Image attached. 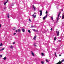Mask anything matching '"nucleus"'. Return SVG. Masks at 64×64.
I'll use <instances>...</instances> for the list:
<instances>
[{"instance_id": "nucleus-1", "label": "nucleus", "mask_w": 64, "mask_h": 64, "mask_svg": "<svg viewBox=\"0 0 64 64\" xmlns=\"http://www.w3.org/2000/svg\"><path fill=\"white\" fill-rule=\"evenodd\" d=\"M40 16H41L42 15V11L40 10Z\"/></svg>"}, {"instance_id": "nucleus-2", "label": "nucleus", "mask_w": 64, "mask_h": 64, "mask_svg": "<svg viewBox=\"0 0 64 64\" xmlns=\"http://www.w3.org/2000/svg\"><path fill=\"white\" fill-rule=\"evenodd\" d=\"M47 15H46L43 18V19L44 20H45V18H47Z\"/></svg>"}, {"instance_id": "nucleus-3", "label": "nucleus", "mask_w": 64, "mask_h": 64, "mask_svg": "<svg viewBox=\"0 0 64 64\" xmlns=\"http://www.w3.org/2000/svg\"><path fill=\"white\" fill-rule=\"evenodd\" d=\"M56 32L57 34V36H59V32L56 31Z\"/></svg>"}, {"instance_id": "nucleus-4", "label": "nucleus", "mask_w": 64, "mask_h": 64, "mask_svg": "<svg viewBox=\"0 0 64 64\" xmlns=\"http://www.w3.org/2000/svg\"><path fill=\"white\" fill-rule=\"evenodd\" d=\"M60 16V13L58 14V17L57 18V22L58 21V20H59V16Z\"/></svg>"}, {"instance_id": "nucleus-5", "label": "nucleus", "mask_w": 64, "mask_h": 64, "mask_svg": "<svg viewBox=\"0 0 64 64\" xmlns=\"http://www.w3.org/2000/svg\"><path fill=\"white\" fill-rule=\"evenodd\" d=\"M61 63H62V62H60L59 61V62L57 63L56 64H61Z\"/></svg>"}, {"instance_id": "nucleus-6", "label": "nucleus", "mask_w": 64, "mask_h": 64, "mask_svg": "<svg viewBox=\"0 0 64 64\" xmlns=\"http://www.w3.org/2000/svg\"><path fill=\"white\" fill-rule=\"evenodd\" d=\"M32 16L34 18H36V15H34V14H33L32 15Z\"/></svg>"}, {"instance_id": "nucleus-7", "label": "nucleus", "mask_w": 64, "mask_h": 64, "mask_svg": "<svg viewBox=\"0 0 64 64\" xmlns=\"http://www.w3.org/2000/svg\"><path fill=\"white\" fill-rule=\"evenodd\" d=\"M8 0H7V2H6L4 3V5H6V4L7 2H8Z\"/></svg>"}, {"instance_id": "nucleus-8", "label": "nucleus", "mask_w": 64, "mask_h": 64, "mask_svg": "<svg viewBox=\"0 0 64 64\" xmlns=\"http://www.w3.org/2000/svg\"><path fill=\"white\" fill-rule=\"evenodd\" d=\"M22 31L23 32H25V29H22Z\"/></svg>"}, {"instance_id": "nucleus-9", "label": "nucleus", "mask_w": 64, "mask_h": 64, "mask_svg": "<svg viewBox=\"0 0 64 64\" xmlns=\"http://www.w3.org/2000/svg\"><path fill=\"white\" fill-rule=\"evenodd\" d=\"M31 54L33 56H35V55H34V54L33 53V52H32Z\"/></svg>"}, {"instance_id": "nucleus-10", "label": "nucleus", "mask_w": 64, "mask_h": 64, "mask_svg": "<svg viewBox=\"0 0 64 64\" xmlns=\"http://www.w3.org/2000/svg\"><path fill=\"white\" fill-rule=\"evenodd\" d=\"M33 8L34 9V11L36 10H35V7H34V5H33Z\"/></svg>"}, {"instance_id": "nucleus-11", "label": "nucleus", "mask_w": 64, "mask_h": 64, "mask_svg": "<svg viewBox=\"0 0 64 64\" xmlns=\"http://www.w3.org/2000/svg\"><path fill=\"white\" fill-rule=\"evenodd\" d=\"M36 38V36H34V38L33 39L34 40H35Z\"/></svg>"}, {"instance_id": "nucleus-12", "label": "nucleus", "mask_w": 64, "mask_h": 64, "mask_svg": "<svg viewBox=\"0 0 64 64\" xmlns=\"http://www.w3.org/2000/svg\"><path fill=\"white\" fill-rule=\"evenodd\" d=\"M10 48L11 49H13V46L11 45L10 46Z\"/></svg>"}, {"instance_id": "nucleus-13", "label": "nucleus", "mask_w": 64, "mask_h": 64, "mask_svg": "<svg viewBox=\"0 0 64 64\" xmlns=\"http://www.w3.org/2000/svg\"><path fill=\"white\" fill-rule=\"evenodd\" d=\"M64 18V14H63V15H62V19H63Z\"/></svg>"}, {"instance_id": "nucleus-14", "label": "nucleus", "mask_w": 64, "mask_h": 64, "mask_svg": "<svg viewBox=\"0 0 64 64\" xmlns=\"http://www.w3.org/2000/svg\"><path fill=\"white\" fill-rule=\"evenodd\" d=\"M6 57H4V58H3V59L4 60H6Z\"/></svg>"}, {"instance_id": "nucleus-15", "label": "nucleus", "mask_w": 64, "mask_h": 64, "mask_svg": "<svg viewBox=\"0 0 64 64\" xmlns=\"http://www.w3.org/2000/svg\"><path fill=\"white\" fill-rule=\"evenodd\" d=\"M2 45L3 44H2V43H1L0 44V47L1 46H2Z\"/></svg>"}, {"instance_id": "nucleus-16", "label": "nucleus", "mask_w": 64, "mask_h": 64, "mask_svg": "<svg viewBox=\"0 0 64 64\" xmlns=\"http://www.w3.org/2000/svg\"><path fill=\"white\" fill-rule=\"evenodd\" d=\"M18 31L19 32H20L21 31V30H20V29H19L18 30Z\"/></svg>"}, {"instance_id": "nucleus-17", "label": "nucleus", "mask_w": 64, "mask_h": 64, "mask_svg": "<svg viewBox=\"0 0 64 64\" xmlns=\"http://www.w3.org/2000/svg\"><path fill=\"white\" fill-rule=\"evenodd\" d=\"M3 56L2 54H1L0 55V58H1V57H2V56Z\"/></svg>"}, {"instance_id": "nucleus-18", "label": "nucleus", "mask_w": 64, "mask_h": 64, "mask_svg": "<svg viewBox=\"0 0 64 64\" xmlns=\"http://www.w3.org/2000/svg\"><path fill=\"white\" fill-rule=\"evenodd\" d=\"M4 49H5V48H2V49L1 50V51H3V50H4Z\"/></svg>"}, {"instance_id": "nucleus-19", "label": "nucleus", "mask_w": 64, "mask_h": 64, "mask_svg": "<svg viewBox=\"0 0 64 64\" xmlns=\"http://www.w3.org/2000/svg\"><path fill=\"white\" fill-rule=\"evenodd\" d=\"M32 30H33V31H36V30L35 29H32Z\"/></svg>"}, {"instance_id": "nucleus-20", "label": "nucleus", "mask_w": 64, "mask_h": 64, "mask_svg": "<svg viewBox=\"0 0 64 64\" xmlns=\"http://www.w3.org/2000/svg\"><path fill=\"white\" fill-rule=\"evenodd\" d=\"M42 56L44 55V54L43 52L42 53Z\"/></svg>"}, {"instance_id": "nucleus-21", "label": "nucleus", "mask_w": 64, "mask_h": 64, "mask_svg": "<svg viewBox=\"0 0 64 64\" xmlns=\"http://www.w3.org/2000/svg\"><path fill=\"white\" fill-rule=\"evenodd\" d=\"M35 44L34 43V46H35V47H36L37 46L36 45H35V44Z\"/></svg>"}, {"instance_id": "nucleus-22", "label": "nucleus", "mask_w": 64, "mask_h": 64, "mask_svg": "<svg viewBox=\"0 0 64 64\" xmlns=\"http://www.w3.org/2000/svg\"><path fill=\"white\" fill-rule=\"evenodd\" d=\"M28 32H29V33H31V32H30V30H28Z\"/></svg>"}, {"instance_id": "nucleus-23", "label": "nucleus", "mask_w": 64, "mask_h": 64, "mask_svg": "<svg viewBox=\"0 0 64 64\" xmlns=\"http://www.w3.org/2000/svg\"><path fill=\"white\" fill-rule=\"evenodd\" d=\"M42 64H44V62H42Z\"/></svg>"}, {"instance_id": "nucleus-24", "label": "nucleus", "mask_w": 64, "mask_h": 64, "mask_svg": "<svg viewBox=\"0 0 64 64\" xmlns=\"http://www.w3.org/2000/svg\"><path fill=\"white\" fill-rule=\"evenodd\" d=\"M56 37H55L54 38V41H55L56 40Z\"/></svg>"}, {"instance_id": "nucleus-25", "label": "nucleus", "mask_w": 64, "mask_h": 64, "mask_svg": "<svg viewBox=\"0 0 64 64\" xmlns=\"http://www.w3.org/2000/svg\"><path fill=\"white\" fill-rule=\"evenodd\" d=\"M46 61L47 62H48V60L47 59H46Z\"/></svg>"}, {"instance_id": "nucleus-26", "label": "nucleus", "mask_w": 64, "mask_h": 64, "mask_svg": "<svg viewBox=\"0 0 64 64\" xmlns=\"http://www.w3.org/2000/svg\"><path fill=\"white\" fill-rule=\"evenodd\" d=\"M11 5L12 6H14V5H13V4H11Z\"/></svg>"}, {"instance_id": "nucleus-27", "label": "nucleus", "mask_w": 64, "mask_h": 64, "mask_svg": "<svg viewBox=\"0 0 64 64\" xmlns=\"http://www.w3.org/2000/svg\"><path fill=\"white\" fill-rule=\"evenodd\" d=\"M55 56H57V55H56V53H55Z\"/></svg>"}, {"instance_id": "nucleus-28", "label": "nucleus", "mask_w": 64, "mask_h": 64, "mask_svg": "<svg viewBox=\"0 0 64 64\" xmlns=\"http://www.w3.org/2000/svg\"><path fill=\"white\" fill-rule=\"evenodd\" d=\"M16 33H14V35H16Z\"/></svg>"}, {"instance_id": "nucleus-29", "label": "nucleus", "mask_w": 64, "mask_h": 64, "mask_svg": "<svg viewBox=\"0 0 64 64\" xmlns=\"http://www.w3.org/2000/svg\"><path fill=\"white\" fill-rule=\"evenodd\" d=\"M29 20L30 21V22H31V20H30V19H29Z\"/></svg>"}, {"instance_id": "nucleus-30", "label": "nucleus", "mask_w": 64, "mask_h": 64, "mask_svg": "<svg viewBox=\"0 0 64 64\" xmlns=\"http://www.w3.org/2000/svg\"><path fill=\"white\" fill-rule=\"evenodd\" d=\"M15 32H18V31L17 30H15Z\"/></svg>"}, {"instance_id": "nucleus-31", "label": "nucleus", "mask_w": 64, "mask_h": 64, "mask_svg": "<svg viewBox=\"0 0 64 64\" xmlns=\"http://www.w3.org/2000/svg\"><path fill=\"white\" fill-rule=\"evenodd\" d=\"M46 14H47V13H48V12H47V11L46 12Z\"/></svg>"}, {"instance_id": "nucleus-32", "label": "nucleus", "mask_w": 64, "mask_h": 64, "mask_svg": "<svg viewBox=\"0 0 64 64\" xmlns=\"http://www.w3.org/2000/svg\"><path fill=\"white\" fill-rule=\"evenodd\" d=\"M1 24H0V28H1Z\"/></svg>"}, {"instance_id": "nucleus-33", "label": "nucleus", "mask_w": 64, "mask_h": 64, "mask_svg": "<svg viewBox=\"0 0 64 64\" xmlns=\"http://www.w3.org/2000/svg\"><path fill=\"white\" fill-rule=\"evenodd\" d=\"M51 18H52V20H53V17H52Z\"/></svg>"}, {"instance_id": "nucleus-34", "label": "nucleus", "mask_w": 64, "mask_h": 64, "mask_svg": "<svg viewBox=\"0 0 64 64\" xmlns=\"http://www.w3.org/2000/svg\"><path fill=\"white\" fill-rule=\"evenodd\" d=\"M15 43V42H14L13 43V44H14Z\"/></svg>"}, {"instance_id": "nucleus-35", "label": "nucleus", "mask_w": 64, "mask_h": 64, "mask_svg": "<svg viewBox=\"0 0 64 64\" xmlns=\"http://www.w3.org/2000/svg\"><path fill=\"white\" fill-rule=\"evenodd\" d=\"M58 42H61V40H58Z\"/></svg>"}, {"instance_id": "nucleus-36", "label": "nucleus", "mask_w": 64, "mask_h": 64, "mask_svg": "<svg viewBox=\"0 0 64 64\" xmlns=\"http://www.w3.org/2000/svg\"><path fill=\"white\" fill-rule=\"evenodd\" d=\"M64 60H62V62H64Z\"/></svg>"}, {"instance_id": "nucleus-37", "label": "nucleus", "mask_w": 64, "mask_h": 64, "mask_svg": "<svg viewBox=\"0 0 64 64\" xmlns=\"http://www.w3.org/2000/svg\"><path fill=\"white\" fill-rule=\"evenodd\" d=\"M50 30L51 31H52V28H51L50 29Z\"/></svg>"}, {"instance_id": "nucleus-38", "label": "nucleus", "mask_w": 64, "mask_h": 64, "mask_svg": "<svg viewBox=\"0 0 64 64\" xmlns=\"http://www.w3.org/2000/svg\"><path fill=\"white\" fill-rule=\"evenodd\" d=\"M7 17L8 18V14Z\"/></svg>"}, {"instance_id": "nucleus-39", "label": "nucleus", "mask_w": 64, "mask_h": 64, "mask_svg": "<svg viewBox=\"0 0 64 64\" xmlns=\"http://www.w3.org/2000/svg\"><path fill=\"white\" fill-rule=\"evenodd\" d=\"M34 14H36V12H34Z\"/></svg>"}, {"instance_id": "nucleus-40", "label": "nucleus", "mask_w": 64, "mask_h": 64, "mask_svg": "<svg viewBox=\"0 0 64 64\" xmlns=\"http://www.w3.org/2000/svg\"><path fill=\"white\" fill-rule=\"evenodd\" d=\"M4 9H6V8H4Z\"/></svg>"}, {"instance_id": "nucleus-41", "label": "nucleus", "mask_w": 64, "mask_h": 64, "mask_svg": "<svg viewBox=\"0 0 64 64\" xmlns=\"http://www.w3.org/2000/svg\"><path fill=\"white\" fill-rule=\"evenodd\" d=\"M61 56V55H59V56Z\"/></svg>"}, {"instance_id": "nucleus-42", "label": "nucleus", "mask_w": 64, "mask_h": 64, "mask_svg": "<svg viewBox=\"0 0 64 64\" xmlns=\"http://www.w3.org/2000/svg\"><path fill=\"white\" fill-rule=\"evenodd\" d=\"M62 11H63V10H62Z\"/></svg>"}, {"instance_id": "nucleus-43", "label": "nucleus", "mask_w": 64, "mask_h": 64, "mask_svg": "<svg viewBox=\"0 0 64 64\" xmlns=\"http://www.w3.org/2000/svg\"><path fill=\"white\" fill-rule=\"evenodd\" d=\"M0 51H1V50H0Z\"/></svg>"}, {"instance_id": "nucleus-44", "label": "nucleus", "mask_w": 64, "mask_h": 64, "mask_svg": "<svg viewBox=\"0 0 64 64\" xmlns=\"http://www.w3.org/2000/svg\"><path fill=\"white\" fill-rule=\"evenodd\" d=\"M32 27H33V26H32Z\"/></svg>"}, {"instance_id": "nucleus-45", "label": "nucleus", "mask_w": 64, "mask_h": 64, "mask_svg": "<svg viewBox=\"0 0 64 64\" xmlns=\"http://www.w3.org/2000/svg\"><path fill=\"white\" fill-rule=\"evenodd\" d=\"M8 18H9V16H8Z\"/></svg>"}]
</instances>
